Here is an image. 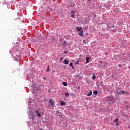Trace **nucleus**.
<instances>
[{"mask_svg":"<svg viewBox=\"0 0 130 130\" xmlns=\"http://www.w3.org/2000/svg\"><path fill=\"white\" fill-rule=\"evenodd\" d=\"M107 101L108 102L109 104L112 103V102H113V100H114V98L112 95L107 97Z\"/></svg>","mask_w":130,"mask_h":130,"instance_id":"nucleus-1","label":"nucleus"},{"mask_svg":"<svg viewBox=\"0 0 130 130\" xmlns=\"http://www.w3.org/2000/svg\"><path fill=\"white\" fill-rule=\"evenodd\" d=\"M75 13H76V11H73L71 12L72 15H71V18H75Z\"/></svg>","mask_w":130,"mask_h":130,"instance_id":"nucleus-2","label":"nucleus"},{"mask_svg":"<svg viewBox=\"0 0 130 130\" xmlns=\"http://www.w3.org/2000/svg\"><path fill=\"white\" fill-rule=\"evenodd\" d=\"M50 104H51L52 106H54V102L52 100H50L49 101Z\"/></svg>","mask_w":130,"mask_h":130,"instance_id":"nucleus-3","label":"nucleus"},{"mask_svg":"<svg viewBox=\"0 0 130 130\" xmlns=\"http://www.w3.org/2000/svg\"><path fill=\"white\" fill-rule=\"evenodd\" d=\"M63 63H64V64H69V63H70V61H69V60H67V59H64L63 61Z\"/></svg>","mask_w":130,"mask_h":130,"instance_id":"nucleus-4","label":"nucleus"},{"mask_svg":"<svg viewBox=\"0 0 130 130\" xmlns=\"http://www.w3.org/2000/svg\"><path fill=\"white\" fill-rule=\"evenodd\" d=\"M78 34L79 35H80V36H81L82 37L84 36V32H83V30H81L80 32L78 33Z\"/></svg>","mask_w":130,"mask_h":130,"instance_id":"nucleus-5","label":"nucleus"},{"mask_svg":"<svg viewBox=\"0 0 130 130\" xmlns=\"http://www.w3.org/2000/svg\"><path fill=\"white\" fill-rule=\"evenodd\" d=\"M36 113H37L38 116H39L40 117H41V114L39 112V111L38 110H37L36 111Z\"/></svg>","mask_w":130,"mask_h":130,"instance_id":"nucleus-6","label":"nucleus"},{"mask_svg":"<svg viewBox=\"0 0 130 130\" xmlns=\"http://www.w3.org/2000/svg\"><path fill=\"white\" fill-rule=\"evenodd\" d=\"M76 30H77L78 32H80L82 31V27H76Z\"/></svg>","mask_w":130,"mask_h":130,"instance_id":"nucleus-7","label":"nucleus"},{"mask_svg":"<svg viewBox=\"0 0 130 130\" xmlns=\"http://www.w3.org/2000/svg\"><path fill=\"white\" fill-rule=\"evenodd\" d=\"M114 121L115 123L117 124V125L118 124V118H116Z\"/></svg>","mask_w":130,"mask_h":130,"instance_id":"nucleus-8","label":"nucleus"},{"mask_svg":"<svg viewBox=\"0 0 130 130\" xmlns=\"http://www.w3.org/2000/svg\"><path fill=\"white\" fill-rule=\"evenodd\" d=\"M60 104H61V105L62 106H63V105H66V102H64L61 101L60 102Z\"/></svg>","mask_w":130,"mask_h":130,"instance_id":"nucleus-9","label":"nucleus"},{"mask_svg":"<svg viewBox=\"0 0 130 130\" xmlns=\"http://www.w3.org/2000/svg\"><path fill=\"white\" fill-rule=\"evenodd\" d=\"M89 59H90V57H88L86 58V63H88L89 62Z\"/></svg>","mask_w":130,"mask_h":130,"instance_id":"nucleus-10","label":"nucleus"},{"mask_svg":"<svg viewBox=\"0 0 130 130\" xmlns=\"http://www.w3.org/2000/svg\"><path fill=\"white\" fill-rule=\"evenodd\" d=\"M57 114L58 116H59V117L61 116V114L58 111H57Z\"/></svg>","mask_w":130,"mask_h":130,"instance_id":"nucleus-11","label":"nucleus"},{"mask_svg":"<svg viewBox=\"0 0 130 130\" xmlns=\"http://www.w3.org/2000/svg\"><path fill=\"white\" fill-rule=\"evenodd\" d=\"M91 95H92V91H90V92L88 94H87V96H88V97H90Z\"/></svg>","mask_w":130,"mask_h":130,"instance_id":"nucleus-12","label":"nucleus"},{"mask_svg":"<svg viewBox=\"0 0 130 130\" xmlns=\"http://www.w3.org/2000/svg\"><path fill=\"white\" fill-rule=\"evenodd\" d=\"M66 97H69L70 96V93L69 92H67L65 93Z\"/></svg>","mask_w":130,"mask_h":130,"instance_id":"nucleus-13","label":"nucleus"},{"mask_svg":"<svg viewBox=\"0 0 130 130\" xmlns=\"http://www.w3.org/2000/svg\"><path fill=\"white\" fill-rule=\"evenodd\" d=\"M94 95H97L98 94V91L95 90L93 91Z\"/></svg>","mask_w":130,"mask_h":130,"instance_id":"nucleus-14","label":"nucleus"},{"mask_svg":"<svg viewBox=\"0 0 130 130\" xmlns=\"http://www.w3.org/2000/svg\"><path fill=\"white\" fill-rule=\"evenodd\" d=\"M63 86H68V83L66 82H64L63 83Z\"/></svg>","mask_w":130,"mask_h":130,"instance_id":"nucleus-15","label":"nucleus"},{"mask_svg":"<svg viewBox=\"0 0 130 130\" xmlns=\"http://www.w3.org/2000/svg\"><path fill=\"white\" fill-rule=\"evenodd\" d=\"M104 67H107V62L106 61H105L104 62Z\"/></svg>","mask_w":130,"mask_h":130,"instance_id":"nucleus-16","label":"nucleus"},{"mask_svg":"<svg viewBox=\"0 0 130 130\" xmlns=\"http://www.w3.org/2000/svg\"><path fill=\"white\" fill-rule=\"evenodd\" d=\"M95 79H96V76L95 75H93L92 76V80H95Z\"/></svg>","mask_w":130,"mask_h":130,"instance_id":"nucleus-17","label":"nucleus"},{"mask_svg":"<svg viewBox=\"0 0 130 130\" xmlns=\"http://www.w3.org/2000/svg\"><path fill=\"white\" fill-rule=\"evenodd\" d=\"M121 94L122 95V94H125V91H123V90H121Z\"/></svg>","mask_w":130,"mask_h":130,"instance_id":"nucleus-18","label":"nucleus"},{"mask_svg":"<svg viewBox=\"0 0 130 130\" xmlns=\"http://www.w3.org/2000/svg\"><path fill=\"white\" fill-rule=\"evenodd\" d=\"M63 45H67V41H64L63 43Z\"/></svg>","mask_w":130,"mask_h":130,"instance_id":"nucleus-19","label":"nucleus"},{"mask_svg":"<svg viewBox=\"0 0 130 130\" xmlns=\"http://www.w3.org/2000/svg\"><path fill=\"white\" fill-rule=\"evenodd\" d=\"M69 65L70 66V67H71V68H73V63L72 62H71Z\"/></svg>","mask_w":130,"mask_h":130,"instance_id":"nucleus-20","label":"nucleus"},{"mask_svg":"<svg viewBox=\"0 0 130 130\" xmlns=\"http://www.w3.org/2000/svg\"><path fill=\"white\" fill-rule=\"evenodd\" d=\"M50 71V70H49V66H48L47 69V70H46V72H48V71Z\"/></svg>","mask_w":130,"mask_h":130,"instance_id":"nucleus-21","label":"nucleus"},{"mask_svg":"<svg viewBox=\"0 0 130 130\" xmlns=\"http://www.w3.org/2000/svg\"><path fill=\"white\" fill-rule=\"evenodd\" d=\"M83 43H84V44H87V43L86 42V40H83Z\"/></svg>","mask_w":130,"mask_h":130,"instance_id":"nucleus-22","label":"nucleus"},{"mask_svg":"<svg viewBox=\"0 0 130 130\" xmlns=\"http://www.w3.org/2000/svg\"><path fill=\"white\" fill-rule=\"evenodd\" d=\"M118 94H119V95H122L121 93V90L120 92H118Z\"/></svg>","mask_w":130,"mask_h":130,"instance_id":"nucleus-23","label":"nucleus"},{"mask_svg":"<svg viewBox=\"0 0 130 130\" xmlns=\"http://www.w3.org/2000/svg\"><path fill=\"white\" fill-rule=\"evenodd\" d=\"M64 53L65 54H67V53H68V52L67 51V50H65V51H64Z\"/></svg>","mask_w":130,"mask_h":130,"instance_id":"nucleus-24","label":"nucleus"},{"mask_svg":"<svg viewBox=\"0 0 130 130\" xmlns=\"http://www.w3.org/2000/svg\"><path fill=\"white\" fill-rule=\"evenodd\" d=\"M43 80H44L45 81V80H46V77H43Z\"/></svg>","mask_w":130,"mask_h":130,"instance_id":"nucleus-25","label":"nucleus"},{"mask_svg":"<svg viewBox=\"0 0 130 130\" xmlns=\"http://www.w3.org/2000/svg\"><path fill=\"white\" fill-rule=\"evenodd\" d=\"M14 59H15V60H17V61H18V59H17V58H14Z\"/></svg>","mask_w":130,"mask_h":130,"instance_id":"nucleus-26","label":"nucleus"},{"mask_svg":"<svg viewBox=\"0 0 130 130\" xmlns=\"http://www.w3.org/2000/svg\"><path fill=\"white\" fill-rule=\"evenodd\" d=\"M100 63H102V61H100Z\"/></svg>","mask_w":130,"mask_h":130,"instance_id":"nucleus-27","label":"nucleus"},{"mask_svg":"<svg viewBox=\"0 0 130 130\" xmlns=\"http://www.w3.org/2000/svg\"><path fill=\"white\" fill-rule=\"evenodd\" d=\"M72 69H73V70H74V69H75V67H74V66H73Z\"/></svg>","mask_w":130,"mask_h":130,"instance_id":"nucleus-28","label":"nucleus"},{"mask_svg":"<svg viewBox=\"0 0 130 130\" xmlns=\"http://www.w3.org/2000/svg\"><path fill=\"white\" fill-rule=\"evenodd\" d=\"M127 108H129V106H127Z\"/></svg>","mask_w":130,"mask_h":130,"instance_id":"nucleus-29","label":"nucleus"},{"mask_svg":"<svg viewBox=\"0 0 130 130\" xmlns=\"http://www.w3.org/2000/svg\"><path fill=\"white\" fill-rule=\"evenodd\" d=\"M60 59H63V58L61 57V58H60Z\"/></svg>","mask_w":130,"mask_h":130,"instance_id":"nucleus-30","label":"nucleus"}]
</instances>
